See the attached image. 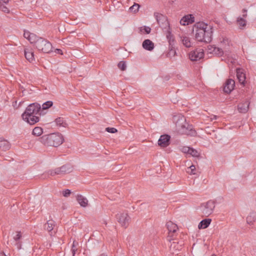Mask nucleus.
Returning <instances> with one entry per match:
<instances>
[{
	"mask_svg": "<svg viewBox=\"0 0 256 256\" xmlns=\"http://www.w3.org/2000/svg\"><path fill=\"white\" fill-rule=\"evenodd\" d=\"M41 106L38 102L30 104L22 114V119L30 125H34L40 120L37 115L41 114Z\"/></svg>",
	"mask_w": 256,
	"mask_h": 256,
	"instance_id": "1",
	"label": "nucleus"
},
{
	"mask_svg": "<svg viewBox=\"0 0 256 256\" xmlns=\"http://www.w3.org/2000/svg\"><path fill=\"white\" fill-rule=\"evenodd\" d=\"M172 120L176 124V130L178 133L190 136L196 135V132L193 126L186 122L184 116L181 114H176L174 116Z\"/></svg>",
	"mask_w": 256,
	"mask_h": 256,
	"instance_id": "2",
	"label": "nucleus"
},
{
	"mask_svg": "<svg viewBox=\"0 0 256 256\" xmlns=\"http://www.w3.org/2000/svg\"><path fill=\"white\" fill-rule=\"evenodd\" d=\"M42 143L46 146L58 147L64 142L63 136L59 132L45 134L40 138Z\"/></svg>",
	"mask_w": 256,
	"mask_h": 256,
	"instance_id": "3",
	"label": "nucleus"
},
{
	"mask_svg": "<svg viewBox=\"0 0 256 256\" xmlns=\"http://www.w3.org/2000/svg\"><path fill=\"white\" fill-rule=\"evenodd\" d=\"M220 42L221 46L223 48L224 50L221 48L216 47L214 45L209 46V54L218 56H222L225 54L226 56L228 57L230 52L226 48V46H230V41L228 38H224Z\"/></svg>",
	"mask_w": 256,
	"mask_h": 256,
	"instance_id": "4",
	"label": "nucleus"
},
{
	"mask_svg": "<svg viewBox=\"0 0 256 256\" xmlns=\"http://www.w3.org/2000/svg\"><path fill=\"white\" fill-rule=\"evenodd\" d=\"M33 44L39 51L44 53L48 54L52 52V44L42 38L38 36Z\"/></svg>",
	"mask_w": 256,
	"mask_h": 256,
	"instance_id": "5",
	"label": "nucleus"
},
{
	"mask_svg": "<svg viewBox=\"0 0 256 256\" xmlns=\"http://www.w3.org/2000/svg\"><path fill=\"white\" fill-rule=\"evenodd\" d=\"M207 26L208 24L202 22H198L194 24V29L195 28L196 32L195 38L198 41L207 42L205 40Z\"/></svg>",
	"mask_w": 256,
	"mask_h": 256,
	"instance_id": "6",
	"label": "nucleus"
},
{
	"mask_svg": "<svg viewBox=\"0 0 256 256\" xmlns=\"http://www.w3.org/2000/svg\"><path fill=\"white\" fill-rule=\"evenodd\" d=\"M72 171V167L70 164H66L61 167L55 168L54 170H50L48 174L52 176L55 175H62L70 173Z\"/></svg>",
	"mask_w": 256,
	"mask_h": 256,
	"instance_id": "7",
	"label": "nucleus"
},
{
	"mask_svg": "<svg viewBox=\"0 0 256 256\" xmlns=\"http://www.w3.org/2000/svg\"><path fill=\"white\" fill-rule=\"evenodd\" d=\"M154 16L160 27L162 28H168V29H170V24L166 16L158 12H154Z\"/></svg>",
	"mask_w": 256,
	"mask_h": 256,
	"instance_id": "8",
	"label": "nucleus"
},
{
	"mask_svg": "<svg viewBox=\"0 0 256 256\" xmlns=\"http://www.w3.org/2000/svg\"><path fill=\"white\" fill-rule=\"evenodd\" d=\"M167 228L168 230V241H170L172 240V237L174 234L176 232L178 227V226L173 223L172 222L170 221L168 222L166 224Z\"/></svg>",
	"mask_w": 256,
	"mask_h": 256,
	"instance_id": "9",
	"label": "nucleus"
},
{
	"mask_svg": "<svg viewBox=\"0 0 256 256\" xmlns=\"http://www.w3.org/2000/svg\"><path fill=\"white\" fill-rule=\"evenodd\" d=\"M204 56V50L201 48L191 52L189 54V58L192 61H197L202 58Z\"/></svg>",
	"mask_w": 256,
	"mask_h": 256,
	"instance_id": "10",
	"label": "nucleus"
},
{
	"mask_svg": "<svg viewBox=\"0 0 256 256\" xmlns=\"http://www.w3.org/2000/svg\"><path fill=\"white\" fill-rule=\"evenodd\" d=\"M116 218L122 226L126 228L128 224L130 217L127 214L122 213L118 214Z\"/></svg>",
	"mask_w": 256,
	"mask_h": 256,
	"instance_id": "11",
	"label": "nucleus"
},
{
	"mask_svg": "<svg viewBox=\"0 0 256 256\" xmlns=\"http://www.w3.org/2000/svg\"><path fill=\"white\" fill-rule=\"evenodd\" d=\"M170 136L168 134L160 136L158 140V144L162 148H166L170 144Z\"/></svg>",
	"mask_w": 256,
	"mask_h": 256,
	"instance_id": "12",
	"label": "nucleus"
},
{
	"mask_svg": "<svg viewBox=\"0 0 256 256\" xmlns=\"http://www.w3.org/2000/svg\"><path fill=\"white\" fill-rule=\"evenodd\" d=\"M194 22V17L192 14H188L184 16L180 20V24L182 26H188Z\"/></svg>",
	"mask_w": 256,
	"mask_h": 256,
	"instance_id": "13",
	"label": "nucleus"
},
{
	"mask_svg": "<svg viewBox=\"0 0 256 256\" xmlns=\"http://www.w3.org/2000/svg\"><path fill=\"white\" fill-rule=\"evenodd\" d=\"M235 82L232 79H228L224 83V91L225 93L230 94L234 89Z\"/></svg>",
	"mask_w": 256,
	"mask_h": 256,
	"instance_id": "14",
	"label": "nucleus"
},
{
	"mask_svg": "<svg viewBox=\"0 0 256 256\" xmlns=\"http://www.w3.org/2000/svg\"><path fill=\"white\" fill-rule=\"evenodd\" d=\"M242 11L244 13L242 17L239 16L236 20V23L240 29H243L246 25V21L244 18L247 16V10L246 9H243Z\"/></svg>",
	"mask_w": 256,
	"mask_h": 256,
	"instance_id": "15",
	"label": "nucleus"
},
{
	"mask_svg": "<svg viewBox=\"0 0 256 256\" xmlns=\"http://www.w3.org/2000/svg\"><path fill=\"white\" fill-rule=\"evenodd\" d=\"M55 226V222L53 220H48L44 224V229L46 230L50 236H54L56 234V232L54 230Z\"/></svg>",
	"mask_w": 256,
	"mask_h": 256,
	"instance_id": "16",
	"label": "nucleus"
},
{
	"mask_svg": "<svg viewBox=\"0 0 256 256\" xmlns=\"http://www.w3.org/2000/svg\"><path fill=\"white\" fill-rule=\"evenodd\" d=\"M25 58L30 62L34 60V53L32 48H26L24 50Z\"/></svg>",
	"mask_w": 256,
	"mask_h": 256,
	"instance_id": "17",
	"label": "nucleus"
},
{
	"mask_svg": "<svg viewBox=\"0 0 256 256\" xmlns=\"http://www.w3.org/2000/svg\"><path fill=\"white\" fill-rule=\"evenodd\" d=\"M236 76L240 83L244 85L246 80V75L244 72V70L240 68H237Z\"/></svg>",
	"mask_w": 256,
	"mask_h": 256,
	"instance_id": "18",
	"label": "nucleus"
},
{
	"mask_svg": "<svg viewBox=\"0 0 256 256\" xmlns=\"http://www.w3.org/2000/svg\"><path fill=\"white\" fill-rule=\"evenodd\" d=\"M142 46L144 49L148 51H152L154 47V42L149 39L144 40Z\"/></svg>",
	"mask_w": 256,
	"mask_h": 256,
	"instance_id": "19",
	"label": "nucleus"
},
{
	"mask_svg": "<svg viewBox=\"0 0 256 256\" xmlns=\"http://www.w3.org/2000/svg\"><path fill=\"white\" fill-rule=\"evenodd\" d=\"M10 148V144L6 140L0 138V149L3 151L8 150Z\"/></svg>",
	"mask_w": 256,
	"mask_h": 256,
	"instance_id": "20",
	"label": "nucleus"
},
{
	"mask_svg": "<svg viewBox=\"0 0 256 256\" xmlns=\"http://www.w3.org/2000/svg\"><path fill=\"white\" fill-rule=\"evenodd\" d=\"M24 36L31 44H33L38 37L36 34L26 30L24 31Z\"/></svg>",
	"mask_w": 256,
	"mask_h": 256,
	"instance_id": "21",
	"label": "nucleus"
},
{
	"mask_svg": "<svg viewBox=\"0 0 256 256\" xmlns=\"http://www.w3.org/2000/svg\"><path fill=\"white\" fill-rule=\"evenodd\" d=\"M250 102L246 101L244 103L240 104L238 106V110L241 113H246L248 112L249 108Z\"/></svg>",
	"mask_w": 256,
	"mask_h": 256,
	"instance_id": "22",
	"label": "nucleus"
},
{
	"mask_svg": "<svg viewBox=\"0 0 256 256\" xmlns=\"http://www.w3.org/2000/svg\"><path fill=\"white\" fill-rule=\"evenodd\" d=\"M76 200L81 206L86 207L88 206V200L86 198L80 194L77 196Z\"/></svg>",
	"mask_w": 256,
	"mask_h": 256,
	"instance_id": "23",
	"label": "nucleus"
},
{
	"mask_svg": "<svg viewBox=\"0 0 256 256\" xmlns=\"http://www.w3.org/2000/svg\"><path fill=\"white\" fill-rule=\"evenodd\" d=\"M166 36L169 44V46L172 47V46H174V38L170 29L167 31Z\"/></svg>",
	"mask_w": 256,
	"mask_h": 256,
	"instance_id": "24",
	"label": "nucleus"
},
{
	"mask_svg": "<svg viewBox=\"0 0 256 256\" xmlns=\"http://www.w3.org/2000/svg\"><path fill=\"white\" fill-rule=\"evenodd\" d=\"M256 220V214L251 212L246 218V222L249 224H252Z\"/></svg>",
	"mask_w": 256,
	"mask_h": 256,
	"instance_id": "25",
	"label": "nucleus"
},
{
	"mask_svg": "<svg viewBox=\"0 0 256 256\" xmlns=\"http://www.w3.org/2000/svg\"><path fill=\"white\" fill-rule=\"evenodd\" d=\"M176 54V52L174 46H172V47L170 46H168V52L166 56L168 58H172Z\"/></svg>",
	"mask_w": 256,
	"mask_h": 256,
	"instance_id": "26",
	"label": "nucleus"
},
{
	"mask_svg": "<svg viewBox=\"0 0 256 256\" xmlns=\"http://www.w3.org/2000/svg\"><path fill=\"white\" fill-rule=\"evenodd\" d=\"M181 40L183 44L186 48H190L191 46V42H190V38L187 36L181 37Z\"/></svg>",
	"mask_w": 256,
	"mask_h": 256,
	"instance_id": "27",
	"label": "nucleus"
},
{
	"mask_svg": "<svg viewBox=\"0 0 256 256\" xmlns=\"http://www.w3.org/2000/svg\"><path fill=\"white\" fill-rule=\"evenodd\" d=\"M208 227V218H206L202 220L198 224V228L199 229L206 228Z\"/></svg>",
	"mask_w": 256,
	"mask_h": 256,
	"instance_id": "28",
	"label": "nucleus"
},
{
	"mask_svg": "<svg viewBox=\"0 0 256 256\" xmlns=\"http://www.w3.org/2000/svg\"><path fill=\"white\" fill-rule=\"evenodd\" d=\"M43 132L42 128L40 127H36L34 128L32 134L35 136H40Z\"/></svg>",
	"mask_w": 256,
	"mask_h": 256,
	"instance_id": "29",
	"label": "nucleus"
},
{
	"mask_svg": "<svg viewBox=\"0 0 256 256\" xmlns=\"http://www.w3.org/2000/svg\"><path fill=\"white\" fill-rule=\"evenodd\" d=\"M54 122L56 124L59 126L65 127V125L66 124L64 118L60 117L56 118Z\"/></svg>",
	"mask_w": 256,
	"mask_h": 256,
	"instance_id": "30",
	"label": "nucleus"
},
{
	"mask_svg": "<svg viewBox=\"0 0 256 256\" xmlns=\"http://www.w3.org/2000/svg\"><path fill=\"white\" fill-rule=\"evenodd\" d=\"M52 104H53V102L52 101H50V100L47 101L42 104V110L48 109V108L52 106Z\"/></svg>",
	"mask_w": 256,
	"mask_h": 256,
	"instance_id": "31",
	"label": "nucleus"
},
{
	"mask_svg": "<svg viewBox=\"0 0 256 256\" xmlns=\"http://www.w3.org/2000/svg\"><path fill=\"white\" fill-rule=\"evenodd\" d=\"M215 200H209V214H212L213 210L215 208Z\"/></svg>",
	"mask_w": 256,
	"mask_h": 256,
	"instance_id": "32",
	"label": "nucleus"
},
{
	"mask_svg": "<svg viewBox=\"0 0 256 256\" xmlns=\"http://www.w3.org/2000/svg\"><path fill=\"white\" fill-rule=\"evenodd\" d=\"M140 7V5L139 4L134 3L133 6L130 8V10L132 12H136L138 11Z\"/></svg>",
	"mask_w": 256,
	"mask_h": 256,
	"instance_id": "33",
	"label": "nucleus"
},
{
	"mask_svg": "<svg viewBox=\"0 0 256 256\" xmlns=\"http://www.w3.org/2000/svg\"><path fill=\"white\" fill-rule=\"evenodd\" d=\"M188 154L191 155L192 156H198L199 155V153L195 149H194L193 148H190V152H188Z\"/></svg>",
	"mask_w": 256,
	"mask_h": 256,
	"instance_id": "34",
	"label": "nucleus"
},
{
	"mask_svg": "<svg viewBox=\"0 0 256 256\" xmlns=\"http://www.w3.org/2000/svg\"><path fill=\"white\" fill-rule=\"evenodd\" d=\"M118 68L122 70H124L126 69V64L124 62L120 61L118 64Z\"/></svg>",
	"mask_w": 256,
	"mask_h": 256,
	"instance_id": "35",
	"label": "nucleus"
},
{
	"mask_svg": "<svg viewBox=\"0 0 256 256\" xmlns=\"http://www.w3.org/2000/svg\"><path fill=\"white\" fill-rule=\"evenodd\" d=\"M0 9L6 13L10 12L9 9L4 4H0Z\"/></svg>",
	"mask_w": 256,
	"mask_h": 256,
	"instance_id": "36",
	"label": "nucleus"
},
{
	"mask_svg": "<svg viewBox=\"0 0 256 256\" xmlns=\"http://www.w3.org/2000/svg\"><path fill=\"white\" fill-rule=\"evenodd\" d=\"M22 238V234L20 232H18L16 234L14 237V240L15 242L20 241Z\"/></svg>",
	"mask_w": 256,
	"mask_h": 256,
	"instance_id": "37",
	"label": "nucleus"
},
{
	"mask_svg": "<svg viewBox=\"0 0 256 256\" xmlns=\"http://www.w3.org/2000/svg\"><path fill=\"white\" fill-rule=\"evenodd\" d=\"M106 131L108 132L114 134L118 132V130L114 128H106Z\"/></svg>",
	"mask_w": 256,
	"mask_h": 256,
	"instance_id": "38",
	"label": "nucleus"
},
{
	"mask_svg": "<svg viewBox=\"0 0 256 256\" xmlns=\"http://www.w3.org/2000/svg\"><path fill=\"white\" fill-rule=\"evenodd\" d=\"M188 169L190 170V171H188L187 172L190 173V174H194V171L196 170V167L194 165H192L190 166Z\"/></svg>",
	"mask_w": 256,
	"mask_h": 256,
	"instance_id": "39",
	"label": "nucleus"
},
{
	"mask_svg": "<svg viewBox=\"0 0 256 256\" xmlns=\"http://www.w3.org/2000/svg\"><path fill=\"white\" fill-rule=\"evenodd\" d=\"M142 30H144L145 32H146V34H148L150 32V31H151V28L148 27V26H144V27H142L140 28V31H142Z\"/></svg>",
	"mask_w": 256,
	"mask_h": 256,
	"instance_id": "40",
	"label": "nucleus"
},
{
	"mask_svg": "<svg viewBox=\"0 0 256 256\" xmlns=\"http://www.w3.org/2000/svg\"><path fill=\"white\" fill-rule=\"evenodd\" d=\"M71 194L70 190L68 189L65 190L62 192V195L64 197H68Z\"/></svg>",
	"mask_w": 256,
	"mask_h": 256,
	"instance_id": "41",
	"label": "nucleus"
},
{
	"mask_svg": "<svg viewBox=\"0 0 256 256\" xmlns=\"http://www.w3.org/2000/svg\"><path fill=\"white\" fill-rule=\"evenodd\" d=\"M190 148L188 146H183L181 148V151L185 154H188Z\"/></svg>",
	"mask_w": 256,
	"mask_h": 256,
	"instance_id": "42",
	"label": "nucleus"
},
{
	"mask_svg": "<svg viewBox=\"0 0 256 256\" xmlns=\"http://www.w3.org/2000/svg\"><path fill=\"white\" fill-rule=\"evenodd\" d=\"M71 250L72 252V256H74L77 250V248L74 246V242H73Z\"/></svg>",
	"mask_w": 256,
	"mask_h": 256,
	"instance_id": "43",
	"label": "nucleus"
},
{
	"mask_svg": "<svg viewBox=\"0 0 256 256\" xmlns=\"http://www.w3.org/2000/svg\"><path fill=\"white\" fill-rule=\"evenodd\" d=\"M15 245L16 246L18 249L20 250L22 248V242L20 241L16 242Z\"/></svg>",
	"mask_w": 256,
	"mask_h": 256,
	"instance_id": "44",
	"label": "nucleus"
},
{
	"mask_svg": "<svg viewBox=\"0 0 256 256\" xmlns=\"http://www.w3.org/2000/svg\"><path fill=\"white\" fill-rule=\"evenodd\" d=\"M209 118L210 119L211 121H212L213 120H215L216 119L217 116L215 115H211L209 116Z\"/></svg>",
	"mask_w": 256,
	"mask_h": 256,
	"instance_id": "45",
	"label": "nucleus"
},
{
	"mask_svg": "<svg viewBox=\"0 0 256 256\" xmlns=\"http://www.w3.org/2000/svg\"><path fill=\"white\" fill-rule=\"evenodd\" d=\"M2 2H3L4 4H6L8 2V0H0V4H2Z\"/></svg>",
	"mask_w": 256,
	"mask_h": 256,
	"instance_id": "46",
	"label": "nucleus"
},
{
	"mask_svg": "<svg viewBox=\"0 0 256 256\" xmlns=\"http://www.w3.org/2000/svg\"><path fill=\"white\" fill-rule=\"evenodd\" d=\"M57 53L58 54H62V50L60 49H56Z\"/></svg>",
	"mask_w": 256,
	"mask_h": 256,
	"instance_id": "47",
	"label": "nucleus"
},
{
	"mask_svg": "<svg viewBox=\"0 0 256 256\" xmlns=\"http://www.w3.org/2000/svg\"><path fill=\"white\" fill-rule=\"evenodd\" d=\"M232 60H231V62L232 64H234L235 62V60H236V58H234L233 57H232Z\"/></svg>",
	"mask_w": 256,
	"mask_h": 256,
	"instance_id": "48",
	"label": "nucleus"
},
{
	"mask_svg": "<svg viewBox=\"0 0 256 256\" xmlns=\"http://www.w3.org/2000/svg\"><path fill=\"white\" fill-rule=\"evenodd\" d=\"M0 256H7L5 254L4 252L0 253Z\"/></svg>",
	"mask_w": 256,
	"mask_h": 256,
	"instance_id": "49",
	"label": "nucleus"
},
{
	"mask_svg": "<svg viewBox=\"0 0 256 256\" xmlns=\"http://www.w3.org/2000/svg\"><path fill=\"white\" fill-rule=\"evenodd\" d=\"M211 35L210 36H209V41H208V42L210 43V42H211L212 40V38H211Z\"/></svg>",
	"mask_w": 256,
	"mask_h": 256,
	"instance_id": "50",
	"label": "nucleus"
},
{
	"mask_svg": "<svg viewBox=\"0 0 256 256\" xmlns=\"http://www.w3.org/2000/svg\"><path fill=\"white\" fill-rule=\"evenodd\" d=\"M210 34H212V32H213L212 28L210 27Z\"/></svg>",
	"mask_w": 256,
	"mask_h": 256,
	"instance_id": "51",
	"label": "nucleus"
},
{
	"mask_svg": "<svg viewBox=\"0 0 256 256\" xmlns=\"http://www.w3.org/2000/svg\"><path fill=\"white\" fill-rule=\"evenodd\" d=\"M211 222H212V220L210 218H209V225L210 224Z\"/></svg>",
	"mask_w": 256,
	"mask_h": 256,
	"instance_id": "52",
	"label": "nucleus"
},
{
	"mask_svg": "<svg viewBox=\"0 0 256 256\" xmlns=\"http://www.w3.org/2000/svg\"><path fill=\"white\" fill-rule=\"evenodd\" d=\"M100 256H107L104 254H102L100 255Z\"/></svg>",
	"mask_w": 256,
	"mask_h": 256,
	"instance_id": "53",
	"label": "nucleus"
},
{
	"mask_svg": "<svg viewBox=\"0 0 256 256\" xmlns=\"http://www.w3.org/2000/svg\"><path fill=\"white\" fill-rule=\"evenodd\" d=\"M205 204H206V206L208 205V202H206L205 203Z\"/></svg>",
	"mask_w": 256,
	"mask_h": 256,
	"instance_id": "54",
	"label": "nucleus"
},
{
	"mask_svg": "<svg viewBox=\"0 0 256 256\" xmlns=\"http://www.w3.org/2000/svg\"><path fill=\"white\" fill-rule=\"evenodd\" d=\"M211 256H216V255H215V254H212V255Z\"/></svg>",
	"mask_w": 256,
	"mask_h": 256,
	"instance_id": "55",
	"label": "nucleus"
}]
</instances>
